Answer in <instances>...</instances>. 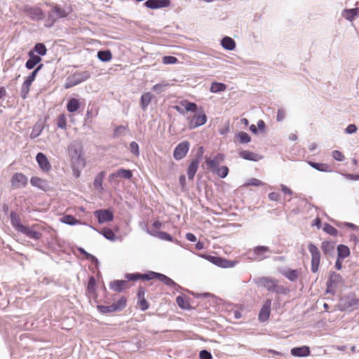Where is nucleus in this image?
I'll list each match as a JSON object with an SVG mask.
<instances>
[{
  "mask_svg": "<svg viewBox=\"0 0 359 359\" xmlns=\"http://www.w3.org/2000/svg\"><path fill=\"white\" fill-rule=\"evenodd\" d=\"M323 229L325 233L332 236H337L338 234L337 229L328 223L324 224Z\"/></svg>",
  "mask_w": 359,
  "mask_h": 359,
  "instance_id": "obj_52",
  "label": "nucleus"
},
{
  "mask_svg": "<svg viewBox=\"0 0 359 359\" xmlns=\"http://www.w3.org/2000/svg\"><path fill=\"white\" fill-rule=\"evenodd\" d=\"M177 62V58L172 55H166L163 57V63L165 65H173Z\"/></svg>",
  "mask_w": 359,
  "mask_h": 359,
  "instance_id": "obj_62",
  "label": "nucleus"
},
{
  "mask_svg": "<svg viewBox=\"0 0 359 359\" xmlns=\"http://www.w3.org/2000/svg\"><path fill=\"white\" fill-rule=\"evenodd\" d=\"M200 359H212V354L210 351L206 349L201 350L199 352Z\"/></svg>",
  "mask_w": 359,
  "mask_h": 359,
  "instance_id": "obj_64",
  "label": "nucleus"
},
{
  "mask_svg": "<svg viewBox=\"0 0 359 359\" xmlns=\"http://www.w3.org/2000/svg\"><path fill=\"white\" fill-rule=\"evenodd\" d=\"M180 104L184 108L186 111L196 112L198 110V105L193 102L188 100H182L180 102Z\"/></svg>",
  "mask_w": 359,
  "mask_h": 359,
  "instance_id": "obj_47",
  "label": "nucleus"
},
{
  "mask_svg": "<svg viewBox=\"0 0 359 359\" xmlns=\"http://www.w3.org/2000/svg\"><path fill=\"white\" fill-rule=\"evenodd\" d=\"M337 257L339 259H344L345 258L348 257L350 254V249L347 245L340 244L337 248Z\"/></svg>",
  "mask_w": 359,
  "mask_h": 359,
  "instance_id": "obj_43",
  "label": "nucleus"
},
{
  "mask_svg": "<svg viewBox=\"0 0 359 359\" xmlns=\"http://www.w3.org/2000/svg\"><path fill=\"white\" fill-rule=\"evenodd\" d=\"M128 130H129V129H128V126L120 125V126L116 127L115 129L114 130L113 137H118L121 135V133L123 131H128Z\"/></svg>",
  "mask_w": 359,
  "mask_h": 359,
  "instance_id": "obj_58",
  "label": "nucleus"
},
{
  "mask_svg": "<svg viewBox=\"0 0 359 359\" xmlns=\"http://www.w3.org/2000/svg\"><path fill=\"white\" fill-rule=\"evenodd\" d=\"M254 281L258 286L264 287L266 288L268 291L271 292L273 290L271 289L274 287L275 285L277 283V280L276 279L266 276L258 278L257 279H255Z\"/></svg>",
  "mask_w": 359,
  "mask_h": 359,
  "instance_id": "obj_15",
  "label": "nucleus"
},
{
  "mask_svg": "<svg viewBox=\"0 0 359 359\" xmlns=\"http://www.w3.org/2000/svg\"><path fill=\"white\" fill-rule=\"evenodd\" d=\"M290 353L292 356L303 358L311 355V350L308 346L294 347L291 349Z\"/></svg>",
  "mask_w": 359,
  "mask_h": 359,
  "instance_id": "obj_25",
  "label": "nucleus"
},
{
  "mask_svg": "<svg viewBox=\"0 0 359 359\" xmlns=\"http://www.w3.org/2000/svg\"><path fill=\"white\" fill-rule=\"evenodd\" d=\"M271 302L272 300L271 299H267L264 302L258 316V318L260 322H265L269 318L271 314Z\"/></svg>",
  "mask_w": 359,
  "mask_h": 359,
  "instance_id": "obj_19",
  "label": "nucleus"
},
{
  "mask_svg": "<svg viewBox=\"0 0 359 359\" xmlns=\"http://www.w3.org/2000/svg\"><path fill=\"white\" fill-rule=\"evenodd\" d=\"M264 182L256 178H251L247 182L245 183V187L253 186V187H259L262 186Z\"/></svg>",
  "mask_w": 359,
  "mask_h": 359,
  "instance_id": "obj_60",
  "label": "nucleus"
},
{
  "mask_svg": "<svg viewBox=\"0 0 359 359\" xmlns=\"http://www.w3.org/2000/svg\"><path fill=\"white\" fill-rule=\"evenodd\" d=\"M27 55L29 59L25 62V66L28 70H32L41 62L42 58L34 53L32 51H29Z\"/></svg>",
  "mask_w": 359,
  "mask_h": 359,
  "instance_id": "obj_23",
  "label": "nucleus"
},
{
  "mask_svg": "<svg viewBox=\"0 0 359 359\" xmlns=\"http://www.w3.org/2000/svg\"><path fill=\"white\" fill-rule=\"evenodd\" d=\"M271 252V250L266 245H257L252 249V253L250 254L249 259L256 261H262L269 257L266 254Z\"/></svg>",
  "mask_w": 359,
  "mask_h": 359,
  "instance_id": "obj_9",
  "label": "nucleus"
},
{
  "mask_svg": "<svg viewBox=\"0 0 359 359\" xmlns=\"http://www.w3.org/2000/svg\"><path fill=\"white\" fill-rule=\"evenodd\" d=\"M11 182L13 187L18 189L25 187L27 184L28 179L24 174L16 172L12 175Z\"/></svg>",
  "mask_w": 359,
  "mask_h": 359,
  "instance_id": "obj_17",
  "label": "nucleus"
},
{
  "mask_svg": "<svg viewBox=\"0 0 359 359\" xmlns=\"http://www.w3.org/2000/svg\"><path fill=\"white\" fill-rule=\"evenodd\" d=\"M88 226L95 231H97L99 233L102 234L106 239L110 241H115L116 240V236L114 231L109 228H104L101 231L97 230L95 227L91 225Z\"/></svg>",
  "mask_w": 359,
  "mask_h": 359,
  "instance_id": "obj_33",
  "label": "nucleus"
},
{
  "mask_svg": "<svg viewBox=\"0 0 359 359\" xmlns=\"http://www.w3.org/2000/svg\"><path fill=\"white\" fill-rule=\"evenodd\" d=\"M60 222L62 223H64L65 224H68L70 226H74L76 224L80 225H87V224L85 222H81V220L76 219L73 215H65L60 218Z\"/></svg>",
  "mask_w": 359,
  "mask_h": 359,
  "instance_id": "obj_32",
  "label": "nucleus"
},
{
  "mask_svg": "<svg viewBox=\"0 0 359 359\" xmlns=\"http://www.w3.org/2000/svg\"><path fill=\"white\" fill-rule=\"evenodd\" d=\"M176 303L183 310H190L191 308L189 303L182 296H177L176 297Z\"/></svg>",
  "mask_w": 359,
  "mask_h": 359,
  "instance_id": "obj_50",
  "label": "nucleus"
},
{
  "mask_svg": "<svg viewBox=\"0 0 359 359\" xmlns=\"http://www.w3.org/2000/svg\"><path fill=\"white\" fill-rule=\"evenodd\" d=\"M36 161L37 162L39 168L43 172H48L52 168L51 164L47 156L42 152H39L36 154Z\"/></svg>",
  "mask_w": 359,
  "mask_h": 359,
  "instance_id": "obj_14",
  "label": "nucleus"
},
{
  "mask_svg": "<svg viewBox=\"0 0 359 359\" xmlns=\"http://www.w3.org/2000/svg\"><path fill=\"white\" fill-rule=\"evenodd\" d=\"M68 151L70 158H77L83 154V148L80 144L74 143L69 146Z\"/></svg>",
  "mask_w": 359,
  "mask_h": 359,
  "instance_id": "obj_30",
  "label": "nucleus"
},
{
  "mask_svg": "<svg viewBox=\"0 0 359 359\" xmlns=\"http://www.w3.org/2000/svg\"><path fill=\"white\" fill-rule=\"evenodd\" d=\"M204 153V148L203 146H199L196 151L194 157L191 160L190 163L187 168V177L189 180H192L196 175L198 169L199 164L203 159Z\"/></svg>",
  "mask_w": 359,
  "mask_h": 359,
  "instance_id": "obj_3",
  "label": "nucleus"
},
{
  "mask_svg": "<svg viewBox=\"0 0 359 359\" xmlns=\"http://www.w3.org/2000/svg\"><path fill=\"white\" fill-rule=\"evenodd\" d=\"M105 175L106 172L101 171L95 177L93 180V187L95 189L99 191L103 190L102 182Z\"/></svg>",
  "mask_w": 359,
  "mask_h": 359,
  "instance_id": "obj_37",
  "label": "nucleus"
},
{
  "mask_svg": "<svg viewBox=\"0 0 359 359\" xmlns=\"http://www.w3.org/2000/svg\"><path fill=\"white\" fill-rule=\"evenodd\" d=\"M127 283L126 280H115L109 283V288L117 292H121L124 290V286Z\"/></svg>",
  "mask_w": 359,
  "mask_h": 359,
  "instance_id": "obj_40",
  "label": "nucleus"
},
{
  "mask_svg": "<svg viewBox=\"0 0 359 359\" xmlns=\"http://www.w3.org/2000/svg\"><path fill=\"white\" fill-rule=\"evenodd\" d=\"M11 224L15 231L20 232L25 225L21 224L20 216L14 211H12L10 214Z\"/></svg>",
  "mask_w": 359,
  "mask_h": 359,
  "instance_id": "obj_28",
  "label": "nucleus"
},
{
  "mask_svg": "<svg viewBox=\"0 0 359 359\" xmlns=\"http://www.w3.org/2000/svg\"><path fill=\"white\" fill-rule=\"evenodd\" d=\"M334 243L329 241H324L321 243V250L325 255L334 257Z\"/></svg>",
  "mask_w": 359,
  "mask_h": 359,
  "instance_id": "obj_27",
  "label": "nucleus"
},
{
  "mask_svg": "<svg viewBox=\"0 0 359 359\" xmlns=\"http://www.w3.org/2000/svg\"><path fill=\"white\" fill-rule=\"evenodd\" d=\"M97 58L103 62H109L112 59V53L110 50H100L97 53Z\"/></svg>",
  "mask_w": 359,
  "mask_h": 359,
  "instance_id": "obj_42",
  "label": "nucleus"
},
{
  "mask_svg": "<svg viewBox=\"0 0 359 359\" xmlns=\"http://www.w3.org/2000/svg\"><path fill=\"white\" fill-rule=\"evenodd\" d=\"M23 11L32 20L41 21L45 19L46 15L40 7L26 5Z\"/></svg>",
  "mask_w": 359,
  "mask_h": 359,
  "instance_id": "obj_6",
  "label": "nucleus"
},
{
  "mask_svg": "<svg viewBox=\"0 0 359 359\" xmlns=\"http://www.w3.org/2000/svg\"><path fill=\"white\" fill-rule=\"evenodd\" d=\"M52 10L55 13L59 20L67 18L72 12L71 6H65L64 7H61L58 4L53 5L52 6Z\"/></svg>",
  "mask_w": 359,
  "mask_h": 359,
  "instance_id": "obj_20",
  "label": "nucleus"
},
{
  "mask_svg": "<svg viewBox=\"0 0 359 359\" xmlns=\"http://www.w3.org/2000/svg\"><path fill=\"white\" fill-rule=\"evenodd\" d=\"M211 172L217 175L219 177L224 179L229 175V169L226 165H222L215 170H212Z\"/></svg>",
  "mask_w": 359,
  "mask_h": 359,
  "instance_id": "obj_46",
  "label": "nucleus"
},
{
  "mask_svg": "<svg viewBox=\"0 0 359 359\" xmlns=\"http://www.w3.org/2000/svg\"><path fill=\"white\" fill-rule=\"evenodd\" d=\"M226 85L224 84V83L215 81V82L212 83L210 88V91L212 93H217L224 91L226 90Z\"/></svg>",
  "mask_w": 359,
  "mask_h": 359,
  "instance_id": "obj_48",
  "label": "nucleus"
},
{
  "mask_svg": "<svg viewBox=\"0 0 359 359\" xmlns=\"http://www.w3.org/2000/svg\"><path fill=\"white\" fill-rule=\"evenodd\" d=\"M307 163L313 169L323 172H330L332 171L330 165L323 163H317L312 161H308Z\"/></svg>",
  "mask_w": 359,
  "mask_h": 359,
  "instance_id": "obj_29",
  "label": "nucleus"
},
{
  "mask_svg": "<svg viewBox=\"0 0 359 359\" xmlns=\"http://www.w3.org/2000/svg\"><path fill=\"white\" fill-rule=\"evenodd\" d=\"M190 148V144L185 140L179 143L173 151V158L176 161H180L186 156Z\"/></svg>",
  "mask_w": 359,
  "mask_h": 359,
  "instance_id": "obj_12",
  "label": "nucleus"
},
{
  "mask_svg": "<svg viewBox=\"0 0 359 359\" xmlns=\"http://www.w3.org/2000/svg\"><path fill=\"white\" fill-rule=\"evenodd\" d=\"M42 130H43V128L41 127L40 125L36 124L34 126L32 131L30 134V138L31 139L36 138L37 137H39L41 135V133H42Z\"/></svg>",
  "mask_w": 359,
  "mask_h": 359,
  "instance_id": "obj_56",
  "label": "nucleus"
},
{
  "mask_svg": "<svg viewBox=\"0 0 359 359\" xmlns=\"http://www.w3.org/2000/svg\"><path fill=\"white\" fill-rule=\"evenodd\" d=\"M327 281L329 282L330 285H332L334 287H336L342 283L343 278L339 273H337L334 271H330L328 280Z\"/></svg>",
  "mask_w": 359,
  "mask_h": 359,
  "instance_id": "obj_34",
  "label": "nucleus"
},
{
  "mask_svg": "<svg viewBox=\"0 0 359 359\" xmlns=\"http://www.w3.org/2000/svg\"><path fill=\"white\" fill-rule=\"evenodd\" d=\"M90 76L88 71L76 72L71 76L67 78L65 83V88H70L86 81Z\"/></svg>",
  "mask_w": 359,
  "mask_h": 359,
  "instance_id": "obj_5",
  "label": "nucleus"
},
{
  "mask_svg": "<svg viewBox=\"0 0 359 359\" xmlns=\"http://www.w3.org/2000/svg\"><path fill=\"white\" fill-rule=\"evenodd\" d=\"M198 256L208 260L209 262L213 264L214 265L222 268V269H229L233 268L236 266L238 263L236 260H231L226 259L225 257H220L218 255H211L208 254H198Z\"/></svg>",
  "mask_w": 359,
  "mask_h": 359,
  "instance_id": "obj_2",
  "label": "nucleus"
},
{
  "mask_svg": "<svg viewBox=\"0 0 359 359\" xmlns=\"http://www.w3.org/2000/svg\"><path fill=\"white\" fill-rule=\"evenodd\" d=\"M283 276L287 278L289 280L294 282L299 276V271L297 269H287L282 273Z\"/></svg>",
  "mask_w": 359,
  "mask_h": 359,
  "instance_id": "obj_44",
  "label": "nucleus"
},
{
  "mask_svg": "<svg viewBox=\"0 0 359 359\" xmlns=\"http://www.w3.org/2000/svg\"><path fill=\"white\" fill-rule=\"evenodd\" d=\"M271 290H273L272 292H276L279 294H287L289 292V289L283 285H279L277 283L275 285L274 287Z\"/></svg>",
  "mask_w": 359,
  "mask_h": 359,
  "instance_id": "obj_54",
  "label": "nucleus"
},
{
  "mask_svg": "<svg viewBox=\"0 0 359 359\" xmlns=\"http://www.w3.org/2000/svg\"><path fill=\"white\" fill-rule=\"evenodd\" d=\"M154 96L150 92L144 93L140 97V107L142 110H147Z\"/></svg>",
  "mask_w": 359,
  "mask_h": 359,
  "instance_id": "obj_36",
  "label": "nucleus"
},
{
  "mask_svg": "<svg viewBox=\"0 0 359 359\" xmlns=\"http://www.w3.org/2000/svg\"><path fill=\"white\" fill-rule=\"evenodd\" d=\"M359 303V299L354 294H348L341 297L339 309L341 311L351 309Z\"/></svg>",
  "mask_w": 359,
  "mask_h": 359,
  "instance_id": "obj_8",
  "label": "nucleus"
},
{
  "mask_svg": "<svg viewBox=\"0 0 359 359\" xmlns=\"http://www.w3.org/2000/svg\"><path fill=\"white\" fill-rule=\"evenodd\" d=\"M30 86L28 84L22 83L21 90H20V96L22 99L25 100L28 97V94L29 92Z\"/></svg>",
  "mask_w": 359,
  "mask_h": 359,
  "instance_id": "obj_57",
  "label": "nucleus"
},
{
  "mask_svg": "<svg viewBox=\"0 0 359 359\" xmlns=\"http://www.w3.org/2000/svg\"><path fill=\"white\" fill-rule=\"evenodd\" d=\"M123 177L126 180H130L133 177V172L129 169L119 168L116 172H112L109 175V181H111L116 177Z\"/></svg>",
  "mask_w": 359,
  "mask_h": 359,
  "instance_id": "obj_24",
  "label": "nucleus"
},
{
  "mask_svg": "<svg viewBox=\"0 0 359 359\" xmlns=\"http://www.w3.org/2000/svg\"><path fill=\"white\" fill-rule=\"evenodd\" d=\"M144 230L149 235L153 237L158 238L162 241H166L170 242L173 241L172 236L167 232L158 231L155 229H149L147 226H145Z\"/></svg>",
  "mask_w": 359,
  "mask_h": 359,
  "instance_id": "obj_21",
  "label": "nucleus"
},
{
  "mask_svg": "<svg viewBox=\"0 0 359 359\" xmlns=\"http://www.w3.org/2000/svg\"><path fill=\"white\" fill-rule=\"evenodd\" d=\"M168 86L169 84L168 83H157L155 84L151 89L152 90L156 92L158 94H160L164 92Z\"/></svg>",
  "mask_w": 359,
  "mask_h": 359,
  "instance_id": "obj_59",
  "label": "nucleus"
},
{
  "mask_svg": "<svg viewBox=\"0 0 359 359\" xmlns=\"http://www.w3.org/2000/svg\"><path fill=\"white\" fill-rule=\"evenodd\" d=\"M126 298L125 297H122L116 302L112 304L111 305H97V309L102 314H108L123 310L126 306Z\"/></svg>",
  "mask_w": 359,
  "mask_h": 359,
  "instance_id": "obj_4",
  "label": "nucleus"
},
{
  "mask_svg": "<svg viewBox=\"0 0 359 359\" xmlns=\"http://www.w3.org/2000/svg\"><path fill=\"white\" fill-rule=\"evenodd\" d=\"M239 156L245 160L254 161V162H257L259 160L262 159V158H263L262 156L259 155L258 154L255 153L253 151H248V150L241 151L239 152Z\"/></svg>",
  "mask_w": 359,
  "mask_h": 359,
  "instance_id": "obj_26",
  "label": "nucleus"
},
{
  "mask_svg": "<svg viewBox=\"0 0 359 359\" xmlns=\"http://www.w3.org/2000/svg\"><path fill=\"white\" fill-rule=\"evenodd\" d=\"M58 20V18L56 16L55 13L51 8L47 13V19L45 22V27L48 28L52 27Z\"/></svg>",
  "mask_w": 359,
  "mask_h": 359,
  "instance_id": "obj_45",
  "label": "nucleus"
},
{
  "mask_svg": "<svg viewBox=\"0 0 359 359\" xmlns=\"http://www.w3.org/2000/svg\"><path fill=\"white\" fill-rule=\"evenodd\" d=\"M170 4V0H147L144 1V6L154 10L169 7Z\"/></svg>",
  "mask_w": 359,
  "mask_h": 359,
  "instance_id": "obj_16",
  "label": "nucleus"
},
{
  "mask_svg": "<svg viewBox=\"0 0 359 359\" xmlns=\"http://www.w3.org/2000/svg\"><path fill=\"white\" fill-rule=\"evenodd\" d=\"M220 44L222 47L226 50H233L236 46V43L234 39L227 36H224L221 39Z\"/></svg>",
  "mask_w": 359,
  "mask_h": 359,
  "instance_id": "obj_31",
  "label": "nucleus"
},
{
  "mask_svg": "<svg viewBox=\"0 0 359 359\" xmlns=\"http://www.w3.org/2000/svg\"><path fill=\"white\" fill-rule=\"evenodd\" d=\"M130 151L135 156H140V147L136 142L133 141L130 143Z\"/></svg>",
  "mask_w": 359,
  "mask_h": 359,
  "instance_id": "obj_61",
  "label": "nucleus"
},
{
  "mask_svg": "<svg viewBox=\"0 0 359 359\" xmlns=\"http://www.w3.org/2000/svg\"><path fill=\"white\" fill-rule=\"evenodd\" d=\"M125 278L128 281H137L139 280H142L141 273H127L125 274Z\"/></svg>",
  "mask_w": 359,
  "mask_h": 359,
  "instance_id": "obj_53",
  "label": "nucleus"
},
{
  "mask_svg": "<svg viewBox=\"0 0 359 359\" xmlns=\"http://www.w3.org/2000/svg\"><path fill=\"white\" fill-rule=\"evenodd\" d=\"M359 15V8H346L342 11V16L348 21H352Z\"/></svg>",
  "mask_w": 359,
  "mask_h": 359,
  "instance_id": "obj_35",
  "label": "nucleus"
},
{
  "mask_svg": "<svg viewBox=\"0 0 359 359\" xmlns=\"http://www.w3.org/2000/svg\"><path fill=\"white\" fill-rule=\"evenodd\" d=\"M141 276L142 280L147 281H149L154 278L158 279L165 285L170 287H172L176 292H180L182 289V287L176 283L172 279L165 276V274L158 272L147 271L144 273H141Z\"/></svg>",
  "mask_w": 359,
  "mask_h": 359,
  "instance_id": "obj_1",
  "label": "nucleus"
},
{
  "mask_svg": "<svg viewBox=\"0 0 359 359\" xmlns=\"http://www.w3.org/2000/svg\"><path fill=\"white\" fill-rule=\"evenodd\" d=\"M30 184L32 187H36L44 191H46L50 189L48 182L39 177H32L30 179Z\"/></svg>",
  "mask_w": 359,
  "mask_h": 359,
  "instance_id": "obj_22",
  "label": "nucleus"
},
{
  "mask_svg": "<svg viewBox=\"0 0 359 359\" xmlns=\"http://www.w3.org/2000/svg\"><path fill=\"white\" fill-rule=\"evenodd\" d=\"M207 122V116L203 109L195 112L189 121V128L194 129L203 126Z\"/></svg>",
  "mask_w": 359,
  "mask_h": 359,
  "instance_id": "obj_10",
  "label": "nucleus"
},
{
  "mask_svg": "<svg viewBox=\"0 0 359 359\" xmlns=\"http://www.w3.org/2000/svg\"><path fill=\"white\" fill-rule=\"evenodd\" d=\"M29 51H32L34 53H36L38 56H44L47 53V48L43 43H36L32 49Z\"/></svg>",
  "mask_w": 359,
  "mask_h": 359,
  "instance_id": "obj_41",
  "label": "nucleus"
},
{
  "mask_svg": "<svg viewBox=\"0 0 359 359\" xmlns=\"http://www.w3.org/2000/svg\"><path fill=\"white\" fill-rule=\"evenodd\" d=\"M96 287V280L94 276H90L87 285V290L89 292H95Z\"/></svg>",
  "mask_w": 359,
  "mask_h": 359,
  "instance_id": "obj_55",
  "label": "nucleus"
},
{
  "mask_svg": "<svg viewBox=\"0 0 359 359\" xmlns=\"http://www.w3.org/2000/svg\"><path fill=\"white\" fill-rule=\"evenodd\" d=\"M308 250L311 255V270L313 273H316L318 271L320 262V252L318 247L309 243L308 245Z\"/></svg>",
  "mask_w": 359,
  "mask_h": 359,
  "instance_id": "obj_7",
  "label": "nucleus"
},
{
  "mask_svg": "<svg viewBox=\"0 0 359 359\" xmlns=\"http://www.w3.org/2000/svg\"><path fill=\"white\" fill-rule=\"evenodd\" d=\"M236 137L241 144H247L251 141L250 135L246 132L241 131L236 134Z\"/></svg>",
  "mask_w": 359,
  "mask_h": 359,
  "instance_id": "obj_51",
  "label": "nucleus"
},
{
  "mask_svg": "<svg viewBox=\"0 0 359 359\" xmlns=\"http://www.w3.org/2000/svg\"><path fill=\"white\" fill-rule=\"evenodd\" d=\"M332 156L334 159H335L337 161H343L345 158L344 154L338 150L332 151Z\"/></svg>",
  "mask_w": 359,
  "mask_h": 359,
  "instance_id": "obj_63",
  "label": "nucleus"
},
{
  "mask_svg": "<svg viewBox=\"0 0 359 359\" xmlns=\"http://www.w3.org/2000/svg\"><path fill=\"white\" fill-rule=\"evenodd\" d=\"M36 225H33L31 227L28 226H25L20 231V233H22L27 238L34 240L39 241L42 237V233L36 230H35Z\"/></svg>",
  "mask_w": 359,
  "mask_h": 359,
  "instance_id": "obj_18",
  "label": "nucleus"
},
{
  "mask_svg": "<svg viewBox=\"0 0 359 359\" xmlns=\"http://www.w3.org/2000/svg\"><path fill=\"white\" fill-rule=\"evenodd\" d=\"M225 160V155L223 153H217L213 158L205 157V163L208 169L212 172V170L219 166V164Z\"/></svg>",
  "mask_w": 359,
  "mask_h": 359,
  "instance_id": "obj_13",
  "label": "nucleus"
},
{
  "mask_svg": "<svg viewBox=\"0 0 359 359\" xmlns=\"http://www.w3.org/2000/svg\"><path fill=\"white\" fill-rule=\"evenodd\" d=\"M72 165L71 167H74L77 168H83L86 165V161L83 157L81 156H78L77 158H71Z\"/></svg>",
  "mask_w": 359,
  "mask_h": 359,
  "instance_id": "obj_49",
  "label": "nucleus"
},
{
  "mask_svg": "<svg viewBox=\"0 0 359 359\" xmlns=\"http://www.w3.org/2000/svg\"><path fill=\"white\" fill-rule=\"evenodd\" d=\"M77 250L81 255H84L87 259H90L92 262L96 269H98L100 262L95 256L88 252L84 248L81 247H79Z\"/></svg>",
  "mask_w": 359,
  "mask_h": 359,
  "instance_id": "obj_38",
  "label": "nucleus"
},
{
  "mask_svg": "<svg viewBox=\"0 0 359 359\" xmlns=\"http://www.w3.org/2000/svg\"><path fill=\"white\" fill-rule=\"evenodd\" d=\"M94 216L97 218L99 224L112 222L114 220V212L110 208L98 209L94 211Z\"/></svg>",
  "mask_w": 359,
  "mask_h": 359,
  "instance_id": "obj_11",
  "label": "nucleus"
},
{
  "mask_svg": "<svg viewBox=\"0 0 359 359\" xmlns=\"http://www.w3.org/2000/svg\"><path fill=\"white\" fill-rule=\"evenodd\" d=\"M81 106V103L79 100L76 98L72 97L70 98L67 104V110L69 113H74L77 111Z\"/></svg>",
  "mask_w": 359,
  "mask_h": 359,
  "instance_id": "obj_39",
  "label": "nucleus"
}]
</instances>
